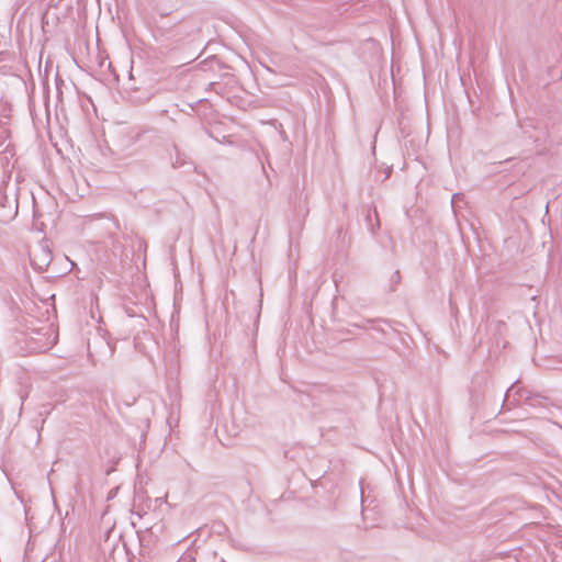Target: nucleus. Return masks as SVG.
Returning <instances> with one entry per match:
<instances>
[{"label": "nucleus", "mask_w": 562, "mask_h": 562, "mask_svg": "<svg viewBox=\"0 0 562 562\" xmlns=\"http://www.w3.org/2000/svg\"><path fill=\"white\" fill-rule=\"evenodd\" d=\"M367 221L370 225L371 232L374 234L375 229L380 228V222L378 217V212L374 210L373 212H368L367 214Z\"/></svg>", "instance_id": "obj_1"}]
</instances>
